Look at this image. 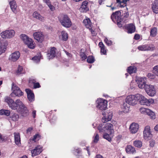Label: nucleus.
I'll use <instances>...</instances> for the list:
<instances>
[{
    "instance_id": "obj_41",
    "label": "nucleus",
    "mask_w": 158,
    "mask_h": 158,
    "mask_svg": "<svg viewBox=\"0 0 158 158\" xmlns=\"http://www.w3.org/2000/svg\"><path fill=\"white\" fill-rule=\"evenodd\" d=\"M31 83H34L33 87L34 89L40 88L41 87L40 84L38 82L35 83V81L34 79L31 80L29 81Z\"/></svg>"
},
{
    "instance_id": "obj_44",
    "label": "nucleus",
    "mask_w": 158,
    "mask_h": 158,
    "mask_svg": "<svg viewBox=\"0 0 158 158\" xmlns=\"http://www.w3.org/2000/svg\"><path fill=\"white\" fill-rule=\"evenodd\" d=\"M20 37L21 39L23 40L24 43L30 38L25 34H22L20 35Z\"/></svg>"
},
{
    "instance_id": "obj_21",
    "label": "nucleus",
    "mask_w": 158,
    "mask_h": 158,
    "mask_svg": "<svg viewBox=\"0 0 158 158\" xmlns=\"http://www.w3.org/2000/svg\"><path fill=\"white\" fill-rule=\"evenodd\" d=\"M82 152V149L79 148H75L73 152V154L77 156V158H83L81 155Z\"/></svg>"
},
{
    "instance_id": "obj_1",
    "label": "nucleus",
    "mask_w": 158,
    "mask_h": 158,
    "mask_svg": "<svg viewBox=\"0 0 158 158\" xmlns=\"http://www.w3.org/2000/svg\"><path fill=\"white\" fill-rule=\"evenodd\" d=\"M139 94H137L135 95H129L125 99L126 103H124L123 105L122 108L124 112H127L129 110V107L127 103L129 105L134 106L136 104L138 100H139Z\"/></svg>"
},
{
    "instance_id": "obj_4",
    "label": "nucleus",
    "mask_w": 158,
    "mask_h": 158,
    "mask_svg": "<svg viewBox=\"0 0 158 158\" xmlns=\"http://www.w3.org/2000/svg\"><path fill=\"white\" fill-rule=\"evenodd\" d=\"M121 13L119 11H117L113 13L111 16V18L114 23L116 22L118 26L121 27L122 26V20L120 17Z\"/></svg>"
},
{
    "instance_id": "obj_61",
    "label": "nucleus",
    "mask_w": 158,
    "mask_h": 158,
    "mask_svg": "<svg viewBox=\"0 0 158 158\" xmlns=\"http://www.w3.org/2000/svg\"><path fill=\"white\" fill-rule=\"evenodd\" d=\"M147 109H146L144 108H141L139 110L141 112H145L146 113V110Z\"/></svg>"
},
{
    "instance_id": "obj_37",
    "label": "nucleus",
    "mask_w": 158,
    "mask_h": 158,
    "mask_svg": "<svg viewBox=\"0 0 158 158\" xmlns=\"http://www.w3.org/2000/svg\"><path fill=\"white\" fill-rule=\"evenodd\" d=\"M10 111L8 110L2 109L0 110V115H5L8 116L10 115Z\"/></svg>"
},
{
    "instance_id": "obj_33",
    "label": "nucleus",
    "mask_w": 158,
    "mask_h": 158,
    "mask_svg": "<svg viewBox=\"0 0 158 158\" xmlns=\"http://www.w3.org/2000/svg\"><path fill=\"white\" fill-rule=\"evenodd\" d=\"M133 145L136 148H140L142 146L143 143L140 140L136 139L133 141Z\"/></svg>"
},
{
    "instance_id": "obj_17",
    "label": "nucleus",
    "mask_w": 158,
    "mask_h": 158,
    "mask_svg": "<svg viewBox=\"0 0 158 158\" xmlns=\"http://www.w3.org/2000/svg\"><path fill=\"white\" fill-rule=\"evenodd\" d=\"M139 128V125L138 124L133 123H131L129 127V130L132 134L136 133Z\"/></svg>"
},
{
    "instance_id": "obj_22",
    "label": "nucleus",
    "mask_w": 158,
    "mask_h": 158,
    "mask_svg": "<svg viewBox=\"0 0 158 158\" xmlns=\"http://www.w3.org/2000/svg\"><path fill=\"white\" fill-rule=\"evenodd\" d=\"M25 44L27 45L28 47L30 49H34L35 47V44L33 40L31 38H29L26 41Z\"/></svg>"
},
{
    "instance_id": "obj_51",
    "label": "nucleus",
    "mask_w": 158,
    "mask_h": 158,
    "mask_svg": "<svg viewBox=\"0 0 158 158\" xmlns=\"http://www.w3.org/2000/svg\"><path fill=\"white\" fill-rule=\"evenodd\" d=\"M153 73L158 76V65H156L153 68Z\"/></svg>"
},
{
    "instance_id": "obj_59",
    "label": "nucleus",
    "mask_w": 158,
    "mask_h": 158,
    "mask_svg": "<svg viewBox=\"0 0 158 158\" xmlns=\"http://www.w3.org/2000/svg\"><path fill=\"white\" fill-rule=\"evenodd\" d=\"M44 2L46 3L48 6L51 4V2L50 0H44Z\"/></svg>"
},
{
    "instance_id": "obj_48",
    "label": "nucleus",
    "mask_w": 158,
    "mask_h": 158,
    "mask_svg": "<svg viewBox=\"0 0 158 158\" xmlns=\"http://www.w3.org/2000/svg\"><path fill=\"white\" fill-rule=\"evenodd\" d=\"M40 137L41 136L39 134H36L34 135L32 140L34 142H35L36 139H37L38 140H39L40 139Z\"/></svg>"
},
{
    "instance_id": "obj_39",
    "label": "nucleus",
    "mask_w": 158,
    "mask_h": 158,
    "mask_svg": "<svg viewBox=\"0 0 158 158\" xmlns=\"http://www.w3.org/2000/svg\"><path fill=\"white\" fill-rule=\"evenodd\" d=\"M83 22L87 28H91V22L89 19H86L83 20Z\"/></svg>"
},
{
    "instance_id": "obj_6",
    "label": "nucleus",
    "mask_w": 158,
    "mask_h": 158,
    "mask_svg": "<svg viewBox=\"0 0 158 158\" xmlns=\"http://www.w3.org/2000/svg\"><path fill=\"white\" fill-rule=\"evenodd\" d=\"M97 108L101 110H105L107 108V102L103 99H98L97 101Z\"/></svg>"
},
{
    "instance_id": "obj_50",
    "label": "nucleus",
    "mask_w": 158,
    "mask_h": 158,
    "mask_svg": "<svg viewBox=\"0 0 158 158\" xmlns=\"http://www.w3.org/2000/svg\"><path fill=\"white\" fill-rule=\"evenodd\" d=\"M80 56L82 60H85L87 58V56L84 52H81L80 53Z\"/></svg>"
},
{
    "instance_id": "obj_35",
    "label": "nucleus",
    "mask_w": 158,
    "mask_h": 158,
    "mask_svg": "<svg viewBox=\"0 0 158 158\" xmlns=\"http://www.w3.org/2000/svg\"><path fill=\"white\" fill-rule=\"evenodd\" d=\"M157 30L156 27H153L151 28L150 31V36L152 37H155L157 34Z\"/></svg>"
},
{
    "instance_id": "obj_30",
    "label": "nucleus",
    "mask_w": 158,
    "mask_h": 158,
    "mask_svg": "<svg viewBox=\"0 0 158 158\" xmlns=\"http://www.w3.org/2000/svg\"><path fill=\"white\" fill-rule=\"evenodd\" d=\"M138 49L139 50L142 51L150 50L151 49V48L148 44L140 45L138 47Z\"/></svg>"
},
{
    "instance_id": "obj_16",
    "label": "nucleus",
    "mask_w": 158,
    "mask_h": 158,
    "mask_svg": "<svg viewBox=\"0 0 158 158\" xmlns=\"http://www.w3.org/2000/svg\"><path fill=\"white\" fill-rule=\"evenodd\" d=\"M25 91L27 94V98L30 102L34 101L35 100V95L33 91L29 89H26Z\"/></svg>"
},
{
    "instance_id": "obj_24",
    "label": "nucleus",
    "mask_w": 158,
    "mask_h": 158,
    "mask_svg": "<svg viewBox=\"0 0 158 158\" xmlns=\"http://www.w3.org/2000/svg\"><path fill=\"white\" fill-rule=\"evenodd\" d=\"M14 135L15 143L18 146L20 145L21 144V139L20 133L19 132H15Z\"/></svg>"
},
{
    "instance_id": "obj_32",
    "label": "nucleus",
    "mask_w": 158,
    "mask_h": 158,
    "mask_svg": "<svg viewBox=\"0 0 158 158\" xmlns=\"http://www.w3.org/2000/svg\"><path fill=\"white\" fill-rule=\"evenodd\" d=\"M56 48L55 47L52 48L50 50L49 53V59H53L56 56Z\"/></svg>"
},
{
    "instance_id": "obj_28",
    "label": "nucleus",
    "mask_w": 158,
    "mask_h": 158,
    "mask_svg": "<svg viewBox=\"0 0 158 158\" xmlns=\"http://www.w3.org/2000/svg\"><path fill=\"white\" fill-rule=\"evenodd\" d=\"M106 115L104 116L102 118V122L103 123H105L110 121L112 117V114L111 113H108Z\"/></svg>"
},
{
    "instance_id": "obj_36",
    "label": "nucleus",
    "mask_w": 158,
    "mask_h": 158,
    "mask_svg": "<svg viewBox=\"0 0 158 158\" xmlns=\"http://www.w3.org/2000/svg\"><path fill=\"white\" fill-rule=\"evenodd\" d=\"M137 69L135 66H130L127 69V72L130 74L136 73Z\"/></svg>"
},
{
    "instance_id": "obj_20",
    "label": "nucleus",
    "mask_w": 158,
    "mask_h": 158,
    "mask_svg": "<svg viewBox=\"0 0 158 158\" xmlns=\"http://www.w3.org/2000/svg\"><path fill=\"white\" fill-rule=\"evenodd\" d=\"M125 28L127 30L128 33H132L134 32L135 31V25L133 23H130L126 25Z\"/></svg>"
},
{
    "instance_id": "obj_52",
    "label": "nucleus",
    "mask_w": 158,
    "mask_h": 158,
    "mask_svg": "<svg viewBox=\"0 0 158 158\" xmlns=\"http://www.w3.org/2000/svg\"><path fill=\"white\" fill-rule=\"evenodd\" d=\"M150 144V147H153L155 144V141L154 140H151L149 142Z\"/></svg>"
},
{
    "instance_id": "obj_43",
    "label": "nucleus",
    "mask_w": 158,
    "mask_h": 158,
    "mask_svg": "<svg viewBox=\"0 0 158 158\" xmlns=\"http://www.w3.org/2000/svg\"><path fill=\"white\" fill-rule=\"evenodd\" d=\"M16 73L18 75L24 73V72L23 71V68L22 66L20 65L18 66L17 70L16 71Z\"/></svg>"
},
{
    "instance_id": "obj_9",
    "label": "nucleus",
    "mask_w": 158,
    "mask_h": 158,
    "mask_svg": "<svg viewBox=\"0 0 158 158\" xmlns=\"http://www.w3.org/2000/svg\"><path fill=\"white\" fill-rule=\"evenodd\" d=\"M15 33L13 30H8L2 32L1 35L3 38H11L14 35Z\"/></svg>"
},
{
    "instance_id": "obj_55",
    "label": "nucleus",
    "mask_w": 158,
    "mask_h": 158,
    "mask_svg": "<svg viewBox=\"0 0 158 158\" xmlns=\"http://www.w3.org/2000/svg\"><path fill=\"white\" fill-rule=\"evenodd\" d=\"M0 140L2 141H5L6 140V139L5 138L4 136H2L1 134L0 133Z\"/></svg>"
},
{
    "instance_id": "obj_13",
    "label": "nucleus",
    "mask_w": 158,
    "mask_h": 158,
    "mask_svg": "<svg viewBox=\"0 0 158 158\" xmlns=\"http://www.w3.org/2000/svg\"><path fill=\"white\" fill-rule=\"evenodd\" d=\"M33 36L35 40L40 43L42 42L44 39V35L42 33L40 32H34Z\"/></svg>"
},
{
    "instance_id": "obj_3",
    "label": "nucleus",
    "mask_w": 158,
    "mask_h": 158,
    "mask_svg": "<svg viewBox=\"0 0 158 158\" xmlns=\"http://www.w3.org/2000/svg\"><path fill=\"white\" fill-rule=\"evenodd\" d=\"M58 18L61 25L63 27L68 28L72 26V22L68 15L63 14L60 15L58 16Z\"/></svg>"
},
{
    "instance_id": "obj_40",
    "label": "nucleus",
    "mask_w": 158,
    "mask_h": 158,
    "mask_svg": "<svg viewBox=\"0 0 158 158\" xmlns=\"http://www.w3.org/2000/svg\"><path fill=\"white\" fill-rule=\"evenodd\" d=\"M62 37V40L63 41H66L67 40L68 38V35L65 31H62L61 33Z\"/></svg>"
},
{
    "instance_id": "obj_64",
    "label": "nucleus",
    "mask_w": 158,
    "mask_h": 158,
    "mask_svg": "<svg viewBox=\"0 0 158 158\" xmlns=\"http://www.w3.org/2000/svg\"><path fill=\"white\" fill-rule=\"evenodd\" d=\"M95 158H104L102 155L100 154H98L95 156Z\"/></svg>"
},
{
    "instance_id": "obj_60",
    "label": "nucleus",
    "mask_w": 158,
    "mask_h": 158,
    "mask_svg": "<svg viewBox=\"0 0 158 158\" xmlns=\"http://www.w3.org/2000/svg\"><path fill=\"white\" fill-rule=\"evenodd\" d=\"M147 76L151 79L153 78H154V76L153 74H152L151 73H149L148 74Z\"/></svg>"
},
{
    "instance_id": "obj_56",
    "label": "nucleus",
    "mask_w": 158,
    "mask_h": 158,
    "mask_svg": "<svg viewBox=\"0 0 158 158\" xmlns=\"http://www.w3.org/2000/svg\"><path fill=\"white\" fill-rule=\"evenodd\" d=\"M140 35L139 34H135L134 36V39L135 40H139L140 38Z\"/></svg>"
},
{
    "instance_id": "obj_26",
    "label": "nucleus",
    "mask_w": 158,
    "mask_h": 158,
    "mask_svg": "<svg viewBox=\"0 0 158 158\" xmlns=\"http://www.w3.org/2000/svg\"><path fill=\"white\" fill-rule=\"evenodd\" d=\"M32 16L34 18L38 19L41 21L43 22L44 20V17L42 16L39 13L36 11H35L33 13Z\"/></svg>"
},
{
    "instance_id": "obj_34",
    "label": "nucleus",
    "mask_w": 158,
    "mask_h": 158,
    "mask_svg": "<svg viewBox=\"0 0 158 158\" xmlns=\"http://www.w3.org/2000/svg\"><path fill=\"white\" fill-rule=\"evenodd\" d=\"M9 118H10L12 121L15 122L19 120V116L18 114L14 113L10 115Z\"/></svg>"
},
{
    "instance_id": "obj_18",
    "label": "nucleus",
    "mask_w": 158,
    "mask_h": 158,
    "mask_svg": "<svg viewBox=\"0 0 158 158\" xmlns=\"http://www.w3.org/2000/svg\"><path fill=\"white\" fill-rule=\"evenodd\" d=\"M42 151V147L40 145H38L35 148L32 150L31 153L32 156H35L40 154Z\"/></svg>"
},
{
    "instance_id": "obj_42",
    "label": "nucleus",
    "mask_w": 158,
    "mask_h": 158,
    "mask_svg": "<svg viewBox=\"0 0 158 158\" xmlns=\"http://www.w3.org/2000/svg\"><path fill=\"white\" fill-rule=\"evenodd\" d=\"M95 60L94 57L93 56H89L87 58V61L89 63L92 64L94 62Z\"/></svg>"
},
{
    "instance_id": "obj_7",
    "label": "nucleus",
    "mask_w": 158,
    "mask_h": 158,
    "mask_svg": "<svg viewBox=\"0 0 158 158\" xmlns=\"http://www.w3.org/2000/svg\"><path fill=\"white\" fill-rule=\"evenodd\" d=\"M139 103L142 105L149 106L151 104L154 102V100L152 99H148L143 96L139 94Z\"/></svg>"
},
{
    "instance_id": "obj_29",
    "label": "nucleus",
    "mask_w": 158,
    "mask_h": 158,
    "mask_svg": "<svg viewBox=\"0 0 158 158\" xmlns=\"http://www.w3.org/2000/svg\"><path fill=\"white\" fill-rule=\"evenodd\" d=\"M6 45L3 41H0V55L6 51Z\"/></svg>"
},
{
    "instance_id": "obj_57",
    "label": "nucleus",
    "mask_w": 158,
    "mask_h": 158,
    "mask_svg": "<svg viewBox=\"0 0 158 158\" xmlns=\"http://www.w3.org/2000/svg\"><path fill=\"white\" fill-rule=\"evenodd\" d=\"M64 52H65L66 55L69 56V57L70 58H71L72 57V55L70 53H69V52H67V51H66L65 50H63Z\"/></svg>"
},
{
    "instance_id": "obj_10",
    "label": "nucleus",
    "mask_w": 158,
    "mask_h": 158,
    "mask_svg": "<svg viewBox=\"0 0 158 158\" xmlns=\"http://www.w3.org/2000/svg\"><path fill=\"white\" fill-rule=\"evenodd\" d=\"M12 89H13V91L12 93L10 94L11 96L12 94L18 97H20L23 95V93L20 89L19 87L15 85L14 83H12Z\"/></svg>"
},
{
    "instance_id": "obj_58",
    "label": "nucleus",
    "mask_w": 158,
    "mask_h": 158,
    "mask_svg": "<svg viewBox=\"0 0 158 158\" xmlns=\"http://www.w3.org/2000/svg\"><path fill=\"white\" fill-rule=\"evenodd\" d=\"M49 8H50V9L52 11H53L55 10V7L52 5L51 4H50L48 6Z\"/></svg>"
},
{
    "instance_id": "obj_5",
    "label": "nucleus",
    "mask_w": 158,
    "mask_h": 158,
    "mask_svg": "<svg viewBox=\"0 0 158 158\" xmlns=\"http://www.w3.org/2000/svg\"><path fill=\"white\" fill-rule=\"evenodd\" d=\"M102 126V124H100L98 127V130L100 133H104L106 131L111 132V131L113 130V126L111 123H107L104 127Z\"/></svg>"
},
{
    "instance_id": "obj_12",
    "label": "nucleus",
    "mask_w": 158,
    "mask_h": 158,
    "mask_svg": "<svg viewBox=\"0 0 158 158\" xmlns=\"http://www.w3.org/2000/svg\"><path fill=\"white\" fill-rule=\"evenodd\" d=\"M146 78L145 77L139 78L137 82L138 87L140 89L145 88L146 86L148 85L146 84Z\"/></svg>"
},
{
    "instance_id": "obj_14",
    "label": "nucleus",
    "mask_w": 158,
    "mask_h": 158,
    "mask_svg": "<svg viewBox=\"0 0 158 158\" xmlns=\"http://www.w3.org/2000/svg\"><path fill=\"white\" fill-rule=\"evenodd\" d=\"M18 112H20L23 117H26L29 114V110L27 107L23 104L22 107L19 108Z\"/></svg>"
},
{
    "instance_id": "obj_38",
    "label": "nucleus",
    "mask_w": 158,
    "mask_h": 158,
    "mask_svg": "<svg viewBox=\"0 0 158 158\" xmlns=\"http://www.w3.org/2000/svg\"><path fill=\"white\" fill-rule=\"evenodd\" d=\"M146 113L148 115L150 116L152 119L155 118V113L149 109H147L146 110Z\"/></svg>"
},
{
    "instance_id": "obj_19",
    "label": "nucleus",
    "mask_w": 158,
    "mask_h": 158,
    "mask_svg": "<svg viewBox=\"0 0 158 158\" xmlns=\"http://www.w3.org/2000/svg\"><path fill=\"white\" fill-rule=\"evenodd\" d=\"M89 4L88 2L86 1H84L82 3L81 5L80 8V10L81 12H86L89 10V8L88 7Z\"/></svg>"
},
{
    "instance_id": "obj_62",
    "label": "nucleus",
    "mask_w": 158,
    "mask_h": 158,
    "mask_svg": "<svg viewBox=\"0 0 158 158\" xmlns=\"http://www.w3.org/2000/svg\"><path fill=\"white\" fill-rule=\"evenodd\" d=\"M32 115H33V117L35 118L36 116V111L35 110H33L32 112Z\"/></svg>"
},
{
    "instance_id": "obj_53",
    "label": "nucleus",
    "mask_w": 158,
    "mask_h": 158,
    "mask_svg": "<svg viewBox=\"0 0 158 158\" xmlns=\"http://www.w3.org/2000/svg\"><path fill=\"white\" fill-rule=\"evenodd\" d=\"M56 121V118L55 117H53L50 119V121L52 124L54 123Z\"/></svg>"
},
{
    "instance_id": "obj_27",
    "label": "nucleus",
    "mask_w": 158,
    "mask_h": 158,
    "mask_svg": "<svg viewBox=\"0 0 158 158\" xmlns=\"http://www.w3.org/2000/svg\"><path fill=\"white\" fill-rule=\"evenodd\" d=\"M10 5L12 11L14 13L16 14L17 13V11L16 10L17 6L16 2L14 0H12L10 2Z\"/></svg>"
},
{
    "instance_id": "obj_15",
    "label": "nucleus",
    "mask_w": 158,
    "mask_h": 158,
    "mask_svg": "<svg viewBox=\"0 0 158 158\" xmlns=\"http://www.w3.org/2000/svg\"><path fill=\"white\" fill-rule=\"evenodd\" d=\"M20 55V53L19 51L15 52L10 56L9 60L12 61H16L19 59Z\"/></svg>"
},
{
    "instance_id": "obj_31",
    "label": "nucleus",
    "mask_w": 158,
    "mask_h": 158,
    "mask_svg": "<svg viewBox=\"0 0 158 158\" xmlns=\"http://www.w3.org/2000/svg\"><path fill=\"white\" fill-rule=\"evenodd\" d=\"M99 47L101 48L100 52L101 54L106 55V51L105 49V47L102 42H100L98 44Z\"/></svg>"
},
{
    "instance_id": "obj_54",
    "label": "nucleus",
    "mask_w": 158,
    "mask_h": 158,
    "mask_svg": "<svg viewBox=\"0 0 158 158\" xmlns=\"http://www.w3.org/2000/svg\"><path fill=\"white\" fill-rule=\"evenodd\" d=\"M33 128L32 127H29L26 130V133L28 134L29 133H31V132L33 130Z\"/></svg>"
},
{
    "instance_id": "obj_45",
    "label": "nucleus",
    "mask_w": 158,
    "mask_h": 158,
    "mask_svg": "<svg viewBox=\"0 0 158 158\" xmlns=\"http://www.w3.org/2000/svg\"><path fill=\"white\" fill-rule=\"evenodd\" d=\"M93 138L94 142L97 143L99 139V137L98 134L97 133H95L94 134V136L93 137Z\"/></svg>"
},
{
    "instance_id": "obj_8",
    "label": "nucleus",
    "mask_w": 158,
    "mask_h": 158,
    "mask_svg": "<svg viewBox=\"0 0 158 158\" xmlns=\"http://www.w3.org/2000/svg\"><path fill=\"white\" fill-rule=\"evenodd\" d=\"M144 89L147 93L150 96L152 97L155 95L156 90L153 85H147Z\"/></svg>"
},
{
    "instance_id": "obj_11",
    "label": "nucleus",
    "mask_w": 158,
    "mask_h": 158,
    "mask_svg": "<svg viewBox=\"0 0 158 158\" xmlns=\"http://www.w3.org/2000/svg\"><path fill=\"white\" fill-rule=\"evenodd\" d=\"M143 137L144 138L147 139H151L152 135L150 131V127L149 126H147L144 129L143 132Z\"/></svg>"
},
{
    "instance_id": "obj_25",
    "label": "nucleus",
    "mask_w": 158,
    "mask_h": 158,
    "mask_svg": "<svg viewBox=\"0 0 158 158\" xmlns=\"http://www.w3.org/2000/svg\"><path fill=\"white\" fill-rule=\"evenodd\" d=\"M126 152L128 154H134L136 152L135 148L131 145H127L125 148Z\"/></svg>"
},
{
    "instance_id": "obj_63",
    "label": "nucleus",
    "mask_w": 158,
    "mask_h": 158,
    "mask_svg": "<svg viewBox=\"0 0 158 158\" xmlns=\"http://www.w3.org/2000/svg\"><path fill=\"white\" fill-rule=\"evenodd\" d=\"M122 137V135H118L116 137L117 140L118 141H119L120 140V139H121Z\"/></svg>"
},
{
    "instance_id": "obj_47",
    "label": "nucleus",
    "mask_w": 158,
    "mask_h": 158,
    "mask_svg": "<svg viewBox=\"0 0 158 158\" xmlns=\"http://www.w3.org/2000/svg\"><path fill=\"white\" fill-rule=\"evenodd\" d=\"M128 0H122L121 1V4L119 6L121 7H124L127 6V2Z\"/></svg>"
},
{
    "instance_id": "obj_46",
    "label": "nucleus",
    "mask_w": 158,
    "mask_h": 158,
    "mask_svg": "<svg viewBox=\"0 0 158 158\" xmlns=\"http://www.w3.org/2000/svg\"><path fill=\"white\" fill-rule=\"evenodd\" d=\"M103 138L107 140L109 142H110L111 140V138L110 135L107 133H105L103 135Z\"/></svg>"
},
{
    "instance_id": "obj_49",
    "label": "nucleus",
    "mask_w": 158,
    "mask_h": 158,
    "mask_svg": "<svg viewBox=\"0 0 158 158\" xmlns=\"http://www.w3.org/2000/svg\"><path fill=\"white\" fill-rule=\"evenodd\" d=\"M104 41L108 46H110L112 44V43L111 40H109L106 38L104 39Z\"/></svg>"
},
{
    "instance_id": "obj_2",
    "label": "nucleus",
    "mask_w": 158,
    "mask_h": 158,
    "mask_svg": "<svg viewBox=\"0 0 158 158\" xmlns=\"http://www.w3.org/2000/svg\"><path fill=\"white\" fill-rule=\"evenodd\" d=\"M9 107L14 110H17V111L19 110V108L22 107L23 103L20 99H18L14 102L13 100L10 97H7L5 99Z\"/></svg>"
},
{
    "instance_id": "obj_23",
    "label": "nucleus",
    "mask_w": 158,
    "mask_h": 158,
    "mask_svg": "<svg viewBox=\"0 0 158 158\" xmlns=\"http://www.w3.org/2000/svg\"><path fill=\"white\" fill-rule=\"evenodd\" d=\"M151 5L153 12L155 14H158V0H155Z\"/></svg>"
}]
</instances>
